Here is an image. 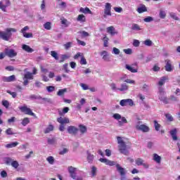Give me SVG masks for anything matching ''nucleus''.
<instances>
[{
  "label": "nucleus",
  "mask_w": 180,
  "mask_h": 180,
  "mask_svg": "<svg viewBox=\"0 0 180 180\" xmlns=\"http://www.w3.org/2000/svg\"><path fill=\"white\" fill-rule=\"evenodd\" d=\"M159 16L161 19H165V16H167V13L164 11H160L159 13Z\"/></svg>",
  "instance_id": "obj_52"
},
{
  "label": "nucleus",
  "mask_w": 180,
  "mask_h": 180,
  "mask_svg": "<svg viewBox=\"0 0 180 180\" xmlns=\"http://www.w3.org/2000/svg\"><path fill=\"white\" fill-rule=\"evenodd\" d=\"M153 20H154V18H153L151 16H148L143 19V21L146 23H150V22H153Z\"/></svg>",
  "instance_id": "obj_50"
},
{
  "label": "nucleus",
  "mask_w": 180,
  "mask_h": 180,
  "mask_svg": "<svg viewBox=\"0 0 180 180\" xmlns=\"http://www.w3.org/2000/svg\"><path fill=\"white\" fill-rule=\"evenodd\" d=\"M6 134L8 136H12L13 134H15V133H13V131L12 130V128L7 129L6 130Z\"/></svg>",
  "instance_id": "obj_54"
},
{
  "label": "nucleus",
  "mask_w": 180,
  "mask_h": 180,
  "mask_svg": "<svg viewBox=\"0 0 180 180\" xmlns=\"http://www.w3.org/2000/svg\"><path fill=\"white\" fill-rule=\"evenodd\" d=\"M77 22H80V23H84L86 22V18L83 14H80L77 18Z\"/></svg>",
  "instance_id": "obj_20"
},
{
  "label": "nucleus",
  "mask_w": 180,
  "mask_h": 180,
  "mask_svg": "<svg viewBox=\"0 0 180 180\" xmlns=\"http://www.w3.org/2000/svg\"><path fill=\"white\" fill-rule=\"evenodd\" d=\"M5 55L10 58H13V57H16L18 56V52L15 51V49H9L8 48L4 50Z\"/></svg>",
  "instance_id": "obj_7"
},
{
  "label": "nucleus",
  "mask_w": 180,
  "mask_h": 180,
  "mask_svg": "<svg viewBox=\"0 0 180 180\" xmlns=\"http://www.w3.org/2000/svg\"><path fill=\"white\" fill-rule=\"evenodd\" d=\"M44 27L46 30H51V22H47L45 24H44Z\"/></svg>",
  "instance_id": "obj_38"
},
{
  "label": "nucleus",
  "mask_w": 180,
  "mask_h": 180,
  "mask_svg": "<svg viewBox=\"0 0 180 180\" xmlns=\"http://www.w3.org/2000/svg\"><path fill=\"white\" fill-rule=\"evenodd\" d=\"M55 89L56 87H54L53 86H49L46 87V90L48 91V92H53Z\"/></svg>",
  "instance_id": "obj_62"
},
{
  "label": "nucleus",
  "mask_w": 180,
  "mask_h": 180,
  "mask_svg": "<svg viewBox=\"0 0 180 180\" xmlns=\"http://www.w3.org/2000/svg\"><path fill=\"white\" fill-rule=\"evenodd\" d=\"M124 53H125V54H132L133 53V50H131V49H124L123 50Z\"/></svg>",
  "instance_id": "obj_63"
},
{
  "label": "nucleus",
  "mask_w": 180,
  "mask_h": 180,
  "mask_svg": "<svg viewBox=\"0 0 180 180\" xmlns=\"http://www.w3.org/2000/svg\"><path fill=\"white\" fill-rule=\"evenodd\" d=\"M112 54H115L116 56H118V54H120V50L116 47H114L112 49Z\"/></svg>",
  "instance_id": "obj_51"
},
{
  "label": "nucleus",
  "mask_w": 180,
  "mask_h": 180,
  "mask_svg": "<svg viewBox=\"0 0 180 180\" xmlns=\"http://www.w3.org/2000/svg\"><path fill=\"white\" fill-rule=\"evenodd\" d=\"M143 44H145V46L150 47V46H153V41L150 39H146L143 41Z\"/></svg>",
  "instance_id": "obj_44"
},
{
  "label": "nucleus",
  "mask_w": 180,
  "mask_h": 180,
  "mask_svg": "<svg viewBox=\"0 0 180 180\" xmlns=\"http://www.w3.org/2000/svg\"><path fill=\"white\" fill-rule=\"evenodd\" d=\"M126 70L130 71V72L136 73L139 72V69L137 68V63H133L131 65H126Z\"/></svg>",
  "instance_id": "obj_9"
},
{
  "label": "nucleus",
  "mask_w": 180,
  "mask_h": 180,
  "mask_svg": "<svg viewBox=\"0 0 180 180\" xmlns=\"http://www.w3.org/2000/svg\"><path fill=\"white\" fill-rule=\"evenodd\" d=\"M94 155L91 154V153H89V151H87V161H88V162H89L90 164H92V162H94Z\"/></svg>",
  "instance_id": "obj_26"
},
{
  "label": "nucleus",
  "mask_w": 180,
  "mask_h": 180,
  "mask_svg": "<svg viewBox=\"0 0 180 180\" xmlns=\"http://www.w3.org/2000/svg\"><path fill=\"white\" fill-rule=\"evenodd\" d=\"M79 12H82V13H89V15H92V11L88 7H86L85 8L82 7L80 8Z\"/></svg>",
  "instance_id": "obj_21"
},
{
  "label": "nucleus",
  "mask_w": 180,
  "mask_h": 180,
  "mask_svg": "<svg viewBox=\"0 0 180 180\" xmlns=\"http://www.w3.org/2000/svg\"><path fill=\"white\" fill-rule=\"evenodd\" d=\"M51 57L55 58V60H58V53H57V52H56V51H51Z\"/></svg>",
  "instance_id": "obj_43"
},
{
  "label": "nucleus",
  "mask_w": 180,
  "mask_h": 180,
  "mask_svg": "<svg viewBox=\"0 0 180 180\" xmlns=\"http://www.w3.org/2000/svg\"><path fill=\"white\" fill-rule=\"evenodd\" d=\"M76 171L77 168L72 166L68 167L69 174H70V176L71 178H72V179H75V176L77 175V174L75 173Z\"/></svg>",
  "instance_id": "obj_14"
},
{
  "label": "nucleus",
  "mask_w": 180,
  "mask_h": 180,
  "mask_svg": "<svg viewBox=\"0 0 180 180\" xmlns=\"http://www.w3.org/2000/svg\"><path fill=\"white\" fill-rule=\"evenodd\" d=\"M80 64L81 65H86L87 64L86 59L84 56L81 58Z\"/></svg>",
  "instance_id": "obj_56"
},
{
  "label": "nucleus",
  "mask_w": 180,
  "mask_h": 180,
  "mask_svg": "<svg viewBox=\"0 0 180 180\" xmlns=\"http://www.w3.org/2000/svg\"><path fill=\"white\" fill-rule=\"evenodd\" d=\"M29 123H30V120L27 117L24 118L21 122L22 126H26L27 124H29Z\"/></svg>",
  "instance_id": "obj_39"
},
{
  "label": "nucleus",
  "mask_w": 180,
  "mask_h": 180,
  "mask_svg": "<svg viewBox=\"0 0 180 180\" xmlns=\"http://www.w3.org/2000/svg\"><path fill=\"white\" fill-rule=\"evenodd\" d=\"M167 79H168V77H162L160 79V81L158 82V85L160 86H162V85H164V84H165V81H167Z\"/></svg>",
  "instance_id": "obj_31"
},
{
  "label": "nucleus",
  "mask_w": 180,
  "mask_h": 180,
  "mask_svg": "<svg viewBox=\"0 0 180 180\" xmlns=\"http://www.w3.org/2000/svg\"><path fill=\"white\" fill-rule=\"evenodd\" d=\"M107 32L111 36H115V34H117V32H116V30H115V27H113V26L107 27Z\"/></svg>",
  "instance_id": "obj_18"
},
{
  "label": "nucleus",
  "mask_w": 180,
  "mask_h": 180,
  "mask_svg": "<svg viewBox=\"0 0 180 180\" xmlns=\"http://www.w3.org/2000/svg\"><path fill=\"white\" fill-rule=\"evenodd\" d=\"M17 30L15 28H7L5 32L0 31V39L5 41H9V39L12 37V32L16 33Z\"/></svg>",
  "instance_id": "obj_1"
},
{
  "label": "nucleus",
  "mask_w": 180,
  "mask_h": 180,
  "mask_svg": "<svg viewBox=\"0 0 180 180\" xmlns=\"http://www.w3.org/2000/svg\"><path fill=\"white\" fill-rule=\"evenodd\" d=\"M112 117H114L115 120H120V119H122V115L119 113H115L112 115Z\"/></svg>",
  "instance_id": "obj_59"
},
{
  "label": "nucleus",
  "mask_w": 180,
  "mask_h": 180,
  "mask_svg": "<svg viewBox=\"0 0 180 180\" xmlns=\"http://www.w3.org/2000/svg\"><path fill=\"white\" fill-rule=\"evenodd\" d=\"M65 92H67V89H60L58 91L57 95H58V96H63V95H64V94H65Z\"/></svg>",
  "instance_id": "obj_42"
},
{
  "label": "nucleus",
  "mask_w": 180,
  "mask_h": 180,
  "mask_svg": "<svg viewBox=\"0 0 180 180\" xmlns=\"http://www.w3.org/2000/svg\"><path fill=\"white\" fill-rule=\"evenodd\" d=\"M78 128H77L75 126H69L68 127V133L69 134H77L78 133Z\"/></svg>",
  "instance_id": "obj_13"
},
{
  "label": "nucleus",
  "mask_w": 180,
  "mask_h": 180,
  "mask_svg": "<svg viewBox=\"0 0 180 180\" xmlns=\"http://www.w3.org/2000/svg\"><path fill=\"white\" fill-rule=\"evenodd\" d=\"M18 109L25 115H29L30 116H34V117H36V114H34L33 111L26 105V104H24L23 106L18 107Z\"/></svg>",
  "instance_id": "obj_4"
},
{
  "label": "nucleus",
  "mask_w": 180,
  "mask_h": 180,
  "mask_svg": "<svg viewBox=\"0 0 180 180\" xmlns=\"http://www.w3.org/2000/svg\"><path fill=\"white\" fill-rule=\"evenodd\" d=\"M135 162H136V165H138L139 167H140V165H142L143 167V168H146V169H148V167H149V165L147 163H146L144 160H143L141 158H137L135 160Z\"/></svg>",
  "instance_id": "obj_11"
},
{
  "label": "nucleus",
  "mask_w": 180,
  "mask_h": 180,
  "mask_svg": "<svg viewBox=\"0 0 180 180\" xmlns=\"http://www.w3.org/2000/svg\"><path fill=\"white\" fill-rule=\"evenodd\" d=\"M120 106H134V102L131 98L121 100L120 102Z\"/></svg>",
  "instance_id": "obj_8"
},
{
  "label": "nucleus",
  "mask_w": 180,
  "mask_h": 180,
  "mask_svg": "<svg viewBox=\"0 0 180 180\" xmlns=\"http://www.w3.org/2000/svg\"><path fill=\"white\" fill-rule=\"evenodd\" d=\"M79 127L82 134H84V133L86 132V127L84 125H79Z\"/></svg>",
  "instance_id": "obj_48"
},
{
  "label": "nucleus",
  "mask_w": 180,
  "mask_h": 180,
  "mask_svg": "<svg viewBox=\"0 0 180 180\" xmlns=\"http://www.w3.org/2000/svg\"><path fill=\"white\" fill-rule=\"evenodd\" d=\"M6 8L7 6L5 5V3L3 1L0 2V9H1V11H3L4 12H6Z\"/></svg>",
  "instance_id": "obj_41"
},
{
  "label": "nucleus",
  "mask_w": 180,
  "mask_h": 180,
  "mask_svg": "<svg viewBox=\"0 0 180 180\" xmlns=\"http://www.w3.org/2000/svg\"><path fill=\"white\" fill-rule=\"evenodd\" d=\"M79 86L82 88L83 91H88V89H89V86L86 84L80 83Z\"/></svg>",
  "instance_id": "obj_40"
},
{
  "label": "nucleus",
  "mask_w": 180,
  "mask_h": 180,
  "mask_svg": "<svg viewBox=\"0 0 180 180\" xmlns=\"http://www.w3.org/2000/svg\"><path fill=\"white\" fill-rule=\"evenodd\" d=\"M118 145V150L121 154H124V155H129V150H127V146L126 143L123 141L122 137H117Z\"/></svg>",
  "instance_id": "obj_2"
},
{
  "label": "nucleus",
  "mask_w": 180,
  "mask_h": 180,
  "mask_svg": "<svg viewBox=\"0 0 180 180\" xmlns=\"http://www.w3.org/2000/svg\"><path fill=\"white\" fill-rule=\"evenodd\" d=\"M23 79H33V75L30 73V72H27L26 74L24 75Z\"/></svg>",
  "instance_id": "obj_30"
},
{
  "label": "nucleus",
  "mask_w": 180,
  "mask_h": 180,
  "mask_svg": "<svg viewBox=\"0 0 180 180\" xmlns=\"http://www.w3.org/2000/svg\"><path fill=\"white\" fill-rule=\"evenodd\" d=\"M11 165V167H13V168H15V169H17V168L19 167V162H18L17 160H13Z\"/></svg>",
  "instance_id": "obj_37"
},
{
  "label": "nucleus",
  "mask_w": 180,
  "mask_h": 180,
  "mask_svg": "<svg viewBox=\"0 0 180 180\" xmlns=\"http://www.w3.org/2000/svg\"><path fill=\"white\" fill-rule=\"evenodd\" d=\"M0 175L1 178H6L8 176V173L6 172V171L3 170L1 172Z\"/></svg>",
  "instance_id": "obj_61"
},
{
  "label": "nucleus",
  "mask_w": 180,
  "mask_h": 180,
  "mask_svg": "<svg viewBox=\"0 0 180 180\" xmlns=\"http://www.w3.org/2000/svg\"><path fill=\"white\" fill-rule=\"evenodd\" d=\"M56 141H57L56 140V139H48V143L49 144H51V145L56 144Z\"/></svg>",
  "instance_id": "obj_64"
},
{
  "label": "nucleus",
  "mask_w": 180,
  "mask_h": 180,
  "mask_svg": "<svg viewBox=\"0 0 180 180\" xmlns=\"http://www.w3.org/2000/svg\"><path fill=\"white\" fill-rule=\"evenodd\" d=\"M135 129H136V130H140L143 133H148V131H150V128L146 124H141V122L140 121L136 122Z\"/></svg>",
  "instance_id": "obj_5"
},
{
  "label": "nucleus",
  "mask_w": 180,
  "mask_h": 180,
  "mask_svg": "<svg viewBox=\"0 0 180 180\" xmlns=\"http://www.w3.org/2000/svg\"><path fill=\"white\" fill-rule=\"evenodd\" d=\"M153 123L156 131H160V129H161V124H160L157 120H154Z\"/></svg>",
  "instance_id": "obj_34"
},
{
  "label": "nucleus",
  "mask_w": 180,
  "mask_h": 180,
  "mask_svg": "<svg viewBox=\"0 0 180 180\" xmlns=\"http://www.w3.org/2000/svg\"><path fill=\"white\" fill-rule=\"evenodd\" d=\"M153 161L157 162V164H161V156L158 155L157 153L153 154Z\"/></svg>",
  "instance_id": "obj_24"
},
{
  "label": "nucleus",
  "mask_w": 180,
  "mask_h": 180,
  "mask_svg": "<svg viewBox=\"0 0 180 180\" xmlns=\"http://www.w3.org/2000/svg\"><path fill=\"white\" fill-rule=\"evenodd\" d=\"M17 146H19V142H12V143H8L5 145V147L6 148H13Z\"/></svg>",
  "instance_id": "obj_23"
},
{
  "label": "nucleus",
  "mask_w": 180,
  "mask_h": 180,
  "mask_svg": "<svg viewBox=\"0 0 180 180\" xmlns=\"http://www.w3.org/2000/svg\"><path fill=\"white\" fill-rule=\"evenodd\" d=\"M57 122L58 123H60V124H67L68 123H70V119L67 118V117H58L57 119Z\"/></svg>",
  "instance_id": "obj_16"
},
{
  "label": "nucleus",
  "mask_w": 180,
  "mask_h": 180,
  "mask_svg": "<svg viewBox=\"0 0 180 180\" xmlns=\"http://www.w3.org/2000/svg\"><path fill=\"white\" fill-rule=\"evenodd\" d=\"M103 16L104 19H107L108 16H112V5L110 3L105 4Z\"/></svg>",
  "instance_id": "obj_3"
},
{
  "label": "nucleus",
  "mask_w": 180,
  "mask_h": 180,
  "mask_svg": "<svg viewBox=\"0 0 180 180\" xmlns=\"http://www.w3.org/2000/svg\"><path fill=\"white\" fill-rule=\"evenodd\" d=\"M22 50H24V51H26L27 53H33V51H34V49L30 48L29 45L26 44H22Z\"/></svg>",
  "instance_id": "obj_19"
},
{
  "label": "nucleus",
  "mask_w": 180,
  "mask_h": 180,
  "mask_svg": "<svg viewBox=\"0 0 180 180\" xmlns=\"http://www.w3.org/2000/svg\"><path fill=\"white\" fill-rule=\"evenodd\" d=\"M166 65L165 66V70L168 72H171L172 71V65L171 64V60H166Z\"/></svg>",
  "instance_id": "obj_17"
},
{
  "label": "nucleus",
  "mask_w": 180,
  "mask_h": 180,
  "mask_svg": "<svg viewBox=\"0 0 180 180\" xmlns=\"http://www.w3.org/2000/svg\"><path fill=\"white\" fill-rule=\"evenodd\" d=\"M169 15L170 18L174 19V20H179V18H178V16H176V14H175L174 13H170Z\"/></svg>",
  "instance_id": "obj_55"
},
{
  "label": "nucleus",
  "mask_w": 180,
  "mask_h": 180,
  "mask_svg": "<svg viewBox=\"0 0 180 180\" xmlns=\"http://www.w3.org/2000/svg\"><path fill=\"white\" fill-rule=\"evenodd\" d=\"M99 161L100 162H103V164H105V165H109L110 167L116 165V162L115 161H112L106 158H100Z\"/></svg>",
  "instance_id": "obj_10"
},
{
  "label": "nucleus",
  "mask_w": 180,
  "mask_h": 180,
  "mask_svg": "<svg viewBox=\"0 0 180 180\" xmlns=\"http://www.w3.org/2000/svg\"><path fill=\"white\" fill-rule=\"evenodd\" d=\"M4 161L7 165H11L12 162H13V159H12L11 158L7 157L4 158Z\"/></svg>",
  "instance_id": "obj_33"
},
{
  "label": "nucleus",
  "mask_w": 180,
  "mask_h": 180,
  "mask_svg": "<svg viewBox=\"0 0 180 180\" xmlns=\"http://www.w3.org/2000/svg\"><path fill=\"white\" fill-rule=\"evenodd\" d=\"M131 30H134V32H139V30H141V27H140V25L138 24L133 23L131 25Z\"/></svg>",
  "instance_id": "obj_22"
},
{
  "label": "nucleus",
  "mask_w": 180,
  "mask_h": 180,
  "mask_svg": "<svg viewBox=\"0 0 180 180\" xmlns=\"http://www.w3.org/2000/svg\"><path fill=\"white\" fill-rule=\"evenodd\" d=\"M166 119H167L168 122H173L174 121V117H172V115H171V114L167 113L165 115Z\"/></svg>",
  "instance_id": "obj_47"
},
{
  "label": "nucleus",
  "mask_w": 180,
  "mask_h": 180,
  "mask_svg": "<svg viewBox=\"0 0 180 180\" xmlns=\"http://www.w3.org/2000/svg\"><path fill=\"white\" fill-rule=\"evenodd\" d=\"M118 91H120L121 92H124V91H129V86L126 84H122L121 87L118 88Z\"/></svg>",
  "instance_id": "obj_28"
},
{
  "label": "nucleus",
  "mask_w": 180,
  "mask_h": 180,
  "mask_svg": "<svg viewBox=\"0 0 180 180\" xmlns=\"http://www.w3.org/2000/svg\"><path fill=\"white\" fill-rule=\"evenodd\" d=\"M103 46L104 47H108V44H109V38H108V37L105 36L103 38Z\"/></svg>",
  "instance_id": "obj_35"
},
{
  "label": "nucleus",
  "mask_w": 180,
  "mask_h": 180,
  "mask_svg": "<svg viewBox=\"0 0 180 180\" xmlns=\"http://www.w3.org/2000/svg\"><path fill=\"white\" fill-rule=\"evenodd\" d=\"M23 37H25V39H30L32 37H33V34L32 32L27 33V32H25L24 34H22Z\"/></svg>",
  "instance_id": "obj_45"
},
{
  "label": "nucleus",
  "mask_w": 180,
  "mask_h": 180,
  "mask_svg": "<svg viewBox=\"0 0 180 180\" xmlns=\"http://www.w3.org/2000/svg\"><path fill=\"white\" fill-rule=\"evenodd\" d=\"M165 95V91H164V89L162 87H159V95H158V98H160V96H164Z\"/></svg>",
  "instance_id": "obj_46"
},
{
  "label": "nucleus",
  "mask_w": 180,
  "mask_h": 180,
  "mask_svg": "<svg viewBox=\"0 0 180 180\" xmlns=\"http://www.w3.org/2000/svg\"><path fill=\"white\" fill-rule=\"evenodd\" d=\"M2 105L3 106H4V108L8 109V108H9V101L4 100L2 101Z\"/></svg>",
  "instance_id": "obj_58"
},
{
  "label": "nucleus",
  "mask_w": 180,
  "mask_h": 180,
  "mask_svg": "<svg viewBox=\"0 0 180 180\" xmlns=\"http://www.w3.org/2000/svg\"><path fill=\"white\" fill-rule=\"evenodd\" d=\"M46 161L49 162V164H51V165H53L54 164V157L53 156H49L47 158H46Z\"/></svg>",
  "instance_id": "obj_36"
},
{
  "label": "nucleus",
  "mask_w": 180,
  "mask_h": 180,
  "mask_svg": "<svg viewBox=\"0 0 180 180\" xmlns=\"http://www.w3.org/2000/svg\"><path fill=\"white\" fill-rule=\"evenodd\" d=\"M138 13H143V12H147V7L144 5L137 8Z\"/></svg>",
  "instance_id": "obj_32"
},
{
  "label": "nucleus",
  "mask_w": 180,
  "mask_h": 180,
  "mask_svg": "<svg viewBox=\"0 0 180 180\" xmlns=\"http://www.w3.org/2000/svg\"><path fill=\"white\" fill-rule=\"evenodd\" d=\"M159 99L160 101H161V102H163V103H165V105H167V103H169V99L165 97V95L160 96Z\"/></svg>",
  "instance_id": "obj_27"
},
{
  "label": "nucleus",
  "mask_w": 180,
  "mask_h": 180,
  "mask_svg": "<svg viewBox=\"0 0 180 180\" xmlns=\"http://www.w3.org/2000/svg\"><path fill=\"white\" fill-rule=\"evenodd\" d=\"M91 178H96L98 175V168L95 166H91L90 171Z\"/></svg>",
  "instance_id": "obj_15"
},
{
  "label": "nucleus",
  "mask_w": 180,
  "mask_h": 180,
  "mask_svg": "<svg viewBox=\"0 0 180 180\" xmlns=\"http://www.w3.org/2000/svg\"><path fill=\"white\" fill-rule=\"evenodd\" d=\"M72 46V42H67L63 45V47H65V50H68V49H70Z\"/></svg>",
  "instance_id": "obj_53"
},
{
  "label": "nucleus",
  "mask_w": 180,
  "mask_h": 180,
  "mask_svg": "<svg viewBox=\"0 0 180 180\" xmlns=\"http://www.w3.org/2000/svg\"><path fill=\"white\" fill-rule=\"evenodd\" d=\"M15 80H16V77L15 76V75H13L9 77H3L1 78V81H3V82H13V81H15Z\"/></svg>",
  "instance_id": "obj_12"
},
{
  "label": "nucleus",
  "mask_w": 180,
  "mask_h": 180,
  "mask_svg": "<svg viewBox=\"0 0 180 180\" xmlns=\"http://www.w3.org/2000/svg\"><path fill=\"white\" fill-rule=\"evenodd\" d=\"M70 111V108L68 107H65L63 110V111H58V114L60 115V116H64V115H65V113H68V112Z\"/></svg>",
  "instance_id": "obj_29"
},
{
  "label": "nucleus",
  "mask_w": 180,
  "mask_h": 180,
  "mask_svg": "<svg viewBox=\"0 0 180 180\" xmlns=\"http://www.w3.org/2000/svg\"><path fill=\"white\" fill-rule=\"evenodd\" d=\"M30 99H41V96L32 94L30 96Z\"/></svg>",
  "instance_id": "obj_60"
},
{
  "label": "nucleus",
  "mask_w": 180,
  "mask_h": 180,
  "mask_svg": "<svg viewBox=\"0 0 180 180\" xmlns=\"http://www.w3.org/2000/svg\"><path fill=\"white\" fill-rule=\"evenodd\" d=\"M54 130V126L53 124H49L44 131L45 134H47L49 133H51V131H53Z\"/></svg>",
  "instance_id": "obj_25"
},
{
  "label": "nucleus",
  "mask_w": 180,
  "mask_h": 180,
  "mask_svg": "<svg viewBox=\"0 0 180 180\" xmlns=\"http://www.w3.org/2000/svg\"><path fill=\"white\" fill-rule=\"evenodd\" d=\"M115 167L117 168V171L120 173L121 175V180H124L126 179V174L127 173V171L124 169V168L122 167L120 165L117 164L115 165Z\"/></svg>",
  "instance_id": "obj_6"
},
{
  "label": "nucleus",
  "mask_w": 180,
  "mask_h": 180,
  "mask_svg": "<svg viewBox=\"0 0 180 180\" xmlns=\"http://www.w3.org/2000/svg\"><path fill=\"white\" fill-rule=\"evenodd\" d=\"M110 86L112 91H119V88H117V86H116V84H115V83L110 84Z\"/></svg>",
  "instance_id": "obj_49"
},
{
  "label": "nucleus",
  "mask_w": 180,
  "mask_h": 180,
  "mask_svg": "<svg viewBox=\"0 0 180 180\" xmlns=\"http://www.w3.org/2000/svg\"><path fill=\"white\" fill-rule=\"evenodd\" d=\"M70 58V56L68 55H62L61 56V60H60V63H64L65 60H68Z\"/></svg>",
  "instance_id": "obj_57"
}]
</instances>
